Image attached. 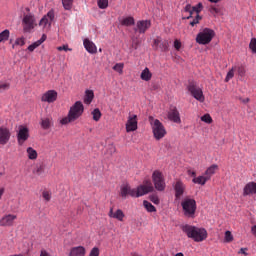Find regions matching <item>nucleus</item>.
Here are the masks:
<instances>
[{"label":"nucleus","instance_id":"1","mask_svg":"<svg viewBox=\"0 0 256 256\" xmlns=\"http://www.w3.org/2000/svg\"><path fill=\"white\" fill-rule=\"evenodd\" d=\"M153 191H155V187H153L151 180H144L143 184L139 185L137 188H131L129 184H123L120 187V195L123 199H125L127 195L136 198L143 197V195L153 193Z\"/></svg>","mask_w":256,"mask_h":256},{"label":"nucleus","instance_id":"2","mask_svg":"<svg viewBox=\"0 0 256 256\" xmlns=\"http://www.w3.org/2000/svg\"><path fill=\"white\" fill-rule=\"evenodd\" d=\"M183 233L187 235L189 239H193L196 243H201L207 239V230L205 228H197L186 224L181 227Z\"/></svg>","mask_w":256,"mask_h":256},{"label":"nucleus","instance_id":"3","mask_svg":"<svg viewBox=\"0 0 256 256\" xmlns=\"http://www.w3.org/2000/svg\"><path fill=\"white\" fill-rule=\"evenodd\" d=\"M185 13H188L189 15L184 17L183 19H193V21L190 22L191 27H195L197 25L202 17L199 15L200 11H203V3H198L196 6H191V4H187L184 8Z\"/></svg>","mask_w":256,"mask_h":256},{"label":"nucleus","instance_id":"4","mask_svg":"<svg viewBox=\"0 0 256 256\" xmlns=\"http://www.w3.org/2000/svg\"><path fill=\"white\" fill-rule=\"evenodd\" d=\"M149 122L152 127L154 139H156V141H160V139H163V137L167 135V130H165V126H163V123H161L159 119H155L153 116H150Z\"/></svg>","mask_w":256,"mask_h":256},{"label":"nucleus","instance_id":"5","mask_svg":"<svg viewBox=\"0 0 256 256\" xmlns=\"http://www.w3.org/2000/svg\"><path fill=\"white\" fill-rule=\"evenodd\" d=\"M152 182L156 191H165L167 184L165 183V176L160 170H154L152 173Z\"/></svg>","mask_w":256,"mask_h":256},{"label":"nucleus","instance_id":"6","mask_svg":"<svg viewBox=\"0 0 256 256\" xmlns=\"http://www.w3.org/2000/svg\"><path fill=\"white\" fill-rule=\"evenodd\" d=\"M213 37H215V31L205 28L202 32L198 33L196 43H199V45H209V42L213 41Z\"/></svg>","mask_w":256,"mask_h":256},{"label":"nucleus","instance_id":"7","mask_svg":"<svg viewBox=\"0 0 256 256\" xmlns=\"http://www.w3.org/2000/svg\"><path fill=\"white\" fill-rule=\"evenodd\" d=\"M184 214L187 217H193L195 211H197V202L195 199L186 198L181 203Z\"/></svg>","mask_w":256,"mask_h":256},{"label":"nucleus","instance_id":"8","mask_svg":"<svg viewBox=\"0 0 256 256\" xmlns=\"http://www.w3.org/2000/svg\"><path fill=\"white\" fill-rule=\"evenodd\" d=\"M189 93H191L192 97L196 99V101H200V103H203L205 101V96L203 95V90L195 84V82H190L187 87Z\"/></svg>","mask_w":256,"mask_h":256},{"label":"nucleus","instance_id":"9","mask_svg":"<svg viewBox=\"0 0 256 256\" xmlns=\"http://www.w3.org/2000/svg\"><path fill=\"white\" fill-rule=\"evenodd\" d=\"M23 31L25 33H30L32 29L37 27V23L35 22V16L32 14H26L22 20Z\"/></svg>","mask_w":256,"mask_h":256},{"label":"nucleus","instance_id":"10","mask_svg":"<svg viewBox=\"0 0 256 256\" xmlns=\"http://www.w3.org/2000/svg\"><path fill=\"white\" fill-rule=\"evenodd\" d=\"M85 111V106H83V102L76 101L74 105L70 108L69 114L72 117L74 121H77L81 115H83V112Z\"/></svg>","mask_w":256,"mask_h":256},{"label":"nucleus","instance_id":"11","mask_svg":"<svg viewBox=\"0 0 256 256\" xmlns=\"http://www.w3.org/2000/svg\"><path fill=\"white\" fill-rule=\"evenodd\" d=\"M17 221V215L5 214L0 218V227H13Z\"/></svg>","mask_w":256,"mask_h":256},{"label":"nucleus","instance_id":"12","mask_svg":"<svg viewBox=\"0 0 256 256\" xmlns=\"http://www.w3.org/2000/svg\"><path fill=\"white\" fill-rule=\"evenodd\" d=\"M29 139V128L27 126H19V130L17 133V140H18V145H23L25 141Z\"/></svg>","mask_w":256,"mask_h":256},{"label":"nucleus","instance_id":"13","mask_svg":"<svg viewBox=\"0 0 256 256\" xmlns=\"http://www.w3.org/2000/svg\"><path fill=\"white\" fill-rule=\"evenodd\" d=\"M57 96H58L57 91L48 90L42 95L41 101L43 103H55V101H57Z\"/></svg>","mask_w":256,"mask_h":256},{"label":"nucleus","instance_id":"14","mask_svg":"<svg viewBox=\"0 0 256 256\" xmlns=\"http://www.w3.org/2000/svg\"><path fill=\"white\" fill-rule=\"evenodd\" d=\"M137 124H138L137 115H130L126 122V132L131 133L133 131H137V128H138Z\"/></svg>","mask_w":256,"mask_h":256},{"label":"nucleus","instance_id":"15","mask_svg":"<svg viewBox=\"0 0 256 256\" xmlns=\"http://www.w3.org/2000/svg\"><path fill=\"white\" fill-rule=\"evenodd\" d=\"M151 27V21L149 20H140L136 24V28H134V31L140 34L146 33L147 29Z\"/></svg>","mask_w":256,"mask_h":256},{"label":"nucleus","instance_id":"16","mask_svg":"<svg viewBox=\"0 0 256 256\" xmlns=\"http://www.w3.org/2000/svg\"><path fill=\"white\" fill-rule=\"evenodd\" d=\"M11 139V131L9 128L0 127V145H7Z\"/></svg>","mask_w":256,"mask_h":256},{"label":"nucleus","instance_id":"17","mask_svg":"<svg viewBox=\"0 0 256 256\" xmlns=\"http://www.w3.org/2000/svg\"><path fill=\"white\" fill-rule=\"evenodd\" d=\"M154 49H161L162 51L169 50V41L161 39V37H157L154 39L153 44Z\"/></svg>","mask_w":256,"mask_h":256},{"label":"nucleus","instance_id":"18","mask_svg":"<svg viewBox=\"0 0 256 256\" xmlns=\"http://www.w3.org/2000/svg\"><path fill=\"white\" fill-rule=\"evenodd\" d=\"M168 119L169 121H173V123H181V114H179L177 107L170 108L168 111Z\"/></svg>","mask_w":256,"mask_h":256},{"label":"nucleus","instance_id":"19","mask_svg":"<svg viewBox=\"0 0 256 256\" xmlns=\"http://www.w3.org/2000/svg\"><path fill=\"white\" fill-rule=\"evenodd\" d=\"M249 195H256L255 182H248L243 188V197H247Z\"/></svg>","mask_w":256,"mask_h":256},{"label":"nucleus","instance_id":"20","mask_svg":"<svg viewBox=\"0 0 256 256\" xmlns=\"http://www.w3.org/2000/svg\"><path fill=\"white\" fill-rule=\"evenodd\" d=\"M55 19V13L53 11H49L47 15H45L39 22L40 27H47V25H51V22Z\"/></svg>","mask_w":256,"mask_h":256},{"label":"nucleus","instance_id":"21","mask_svg":"<svg viewBox=\"0 0 256 256\" xmlns=\"http://www.w3.org/2000/svg\"><path fill=\"white\" fill-rule=\"evenodd\" d=\"M83 45L86 51L88 53H91V55H95V53H97V46L95 45V43H93V41L86 38L83 41Z\"/></svg>","mask_w":256,"mask_h":256},{"label":"nucleus","instance_id":"22","mask_svg":"<svg viewBox=\"0 0 256 256\" xmlns=\"http://www.w3.org/2000/svg\"><path fill=\"white\" fill-rule=\"evenodd\" d=\"M108 216L112 219H117L118 221H123V219H125V213H123V210L121 209H118L114 212L113 208H110Z\"/></svg>","mask_w":256,"mask_h":256},{"label":"nucleus","instance_id":"23","mask_svg":"<svg viewBox=\"0 0 256 256\" xmlns=\"http://www.w3.org/2000/svg\"><path fill=\"white\" fill-rule=\"evenodd\" d=\"M174 190L176 199H179V197L183 196V193H185V184L181 181H177Z\"/></svg>","mask_w":256,"mask_h":256},{"label":"nucleus","instance_id":"24","mask_svg":"<svg viewBox=\"0 0 256 256\" xmlns=\"http://www.w3.org/2000/svg\"><path fill=\"white\" fill-rule=\"evenodd\" d=\"M40 125L45 131H47V129H51V127H53V118H42L40 121Z\"/></svg>","mask_w":256,"mask_h":256},{"label":"nucleus","instance_id":"25","mask_svg":"<svg viewBox=\"0 0 256 256\" xmlns=\"http://www.w3.org/2000/svg\"><path fill=\"white\" fill-rule=\"evenodd\" d=\"M69 256H85V247L78 246L70 250Z\"/></svg>","mask_w":256,"mask_h":256},{"label":"nucleus","instance_id":"26","mask_svg":"<svg viewBox=\"0 0 256 256\" xmlns=\"http://www.w3.org/2000/svg\"><path fill=\"white\" fill-rule=\"evenodd\" d=\"M219 170V166L217 164L211 165L207 170L205 171V176L208 178V181L217 173Z\"/></svg>","mask_w":256,"mask_h":256},{"label":"nucleus","instance_id":"27","mask_svg":"<svg viewBox=\"0 0 256 256\" xmlns=\"http://www.w3.org/2000/svg\"><path fill=\"white\" fill-rule=\"evenodd\" d=\"M120 24L123 27H131V26L135 25V18H133V16L125 17L122 20H120Z\"/></svg>","mask_w":256,"mask_h":256},{"label":"nucleus","instance_id":"28","mask_svg":"<svg viewBox=\"0 0 256 256\" xmlns=\"http://www.w3.org/2000/svg\"><path fill=\"white\" fill-rule=\"evenodd\" d=\"M33 175H36L37 177H41L45 173V165L43 164H37L33 170H32Z\"/></svg>","mask_w":256,"mask_h":256},{"label":"nucleus","instance_id":"29","mask_svg":"<svg viewBox=\"0 0 256 256\" xmlns=\"http://www.w3.org/2000/svg\"><path fill=\"white\" fill-rule=\"evenodd\" d=\"M94 97H95V94L93 93L92 90H86L85 96H84V103L86 105H91Z\"/></svg>","mask_w":256,"mask_h":256},{"label":"nucleus","instance_id":"30","mask_svg":"<svg viewBox=\"0 0 256 256\" xmlns=\"http://www.w3.org/2000/svg\"><path fill=\"white\" fill-rule=\"evenodd\" d=\"M151 77H153V74L151 73V71L149 70V68H145L140 75V79H142V81H151Z\"/></svg>","mask_w":256,"mask_h":256},{"label":"nucleus","instance_id":"31","mask_svg":"<svg viewBox=\"0 0 256 256\" xmlns=\"http://www.w3.org/2000/svg\"><path fill=\"white\" fill-rule=\"evenodd\" d=\"M28 159H30L31 161H35V159H37L38 155L37 154V150L33 149V147H28L26 150Z\"/></svg>","mask_w":256,"mask_h":256},{"label":"nucleus","instance_id":"32","mask_svg":"<svg viewBox=\"0 0 256 256\" xmlns=\"http://www.w3.org/2000/svg\"><path fill=\"white\" fill-rule=\"evenodd\" d=\"M192 181L196 185H205V183L209 181V178L206 176H198V177H194Z\"/></svg>","mask_w":256,"mask_h":256},{"label":"nucleus","instance_id":"33","mask_svg":"<svg viewBox=\"0 0 256 256\" xmlns=\"http://www.w3.org/2000/svg\"><path fill=\"white\" fill-rule=\"evenodd\" d=\"M143 205H144L146 211H148V213H156L157 212V208H155V206H153V204H151V202L144 200Z\"/></svg>","mask_w":256,"mask_h":256},{"label":"nucleus","instance_id":"34","mask_svg":"<svg viewBox=\"0 0 256 256\" xmlns=\"http://www.w3.org/2000/svg\"><path fill=\"white\" fill-rule=\"evenodd\" d=\"M11 35V32L9 29H5L0 33V43H5V41H9V37Z\"/></svg>","mask_w":256,"mask_h":256},{"label":"nucleus","instance_id":"35","mask_svg":"<svg viewBox=\"0 0 256 256\" xmlns=\"http://www.w3.org/2000/svg\"><path fill=\"white\" fill-rule=\"evenodd\" d=\"M209 12L214 17H217V15H221V8L218 5H211L209 8Z\"/></svg>","mask_w":256,"mask_h":256},{"label":"nucleus","instance_id":"36","mask_svg":"<svg viewBox=\"0 0 256 256\" xmlns=\"http://www.w3.org/2000/svg\"><path fill=\"white\" fill-rule=\"evenodd\" d=\"M25 45V37H19L15 40V42L12 44V49H15V47H23Z\"/></svg>","mask_w":256,"mask_h":256},{"label":"nucleus","instance_id":"37","mask_svg":"<svg viewBox=\"0 0 256 256\" xmlns=\"http://www.w3.org/2000/svg\"><path fill=\"white\" fill-rule=\"evenodd\" d=\"M62 5L65 11H71L73 8V0H62Z\"/></svg>","mask_w":256,"mask_h":256},{"label":"nucleus","instance_id":"38","mask_svg":"<svg viewBox=\"0 0 256 256\" xmlns=\"http://www.w3.org/2000/svg\"><path fill=\"white\" fill-rule=\"evenodd\" d=\"M91 115L93 117V121H99L102 115L101 110H99V108H96L92 111Z\"/></svg>","mask_w":256,"mask_h":256},{"label":"nucleus","instance_id":"39","mask_svg":"<svg viewBox=\"0 0 256 256\" xmlns=\"http://www.w3.org/2000/svg\"><path fill=\"white\" fill-rule=\"evenodd\" d=\"M73 121H75V120L73 119L71 114H69V112H68L67 117L62 118L60 120V123H61V125H67L68 123H73Z\"/></svg>","mask_w":256,"mask_h":256},{"label":"nucleus","instance_id":"40","mask_svg":"<svg viewBox=\"0 0 256 256\" xmlns=\"http://www.w3.org/2000/svg\"><path fill=\"white\" fill-rule=\"evenodd\" d=\"M99 9H107L109 7V0H97Z\"/></svg>","mask_w":256,"mask_h":256},{"label":"nucleus","instance_id":"41","mask_svg":"<svg viewBox=\"0 0 256 256\" xmlns=\"http://www.w3.org/2000/svg\"><path fill=\"white\" fill-rule=\"evenodd\" d=\"M123 67H125V65L123 63H117L113 66V70L116 71L117 73L123 74Z\"/></svg>","mask_w":256,"mask_h":256},{"label":"nucleus","instance_id":"42","mask_svg":"<svg viewBox=\"0 0 256 256\" xmlns=\"http://www.w3.org/2000/svg\"><path fill=\"white\" fill-rule=\"evenodd\" d=\"M224 241L225 243H231V241H233V234L231 231L228 230L225 232Z\"/></svg>","mask_w":256,"mask_h":256},{"label":"nucleus","instance_id":"43","mask_svg":"<svg viewBox=\"0 0 256 256\" xmlns=\"http://www.w3.org/2000/svg\"><path fill=\"white\" fill-rule=\"evenodd\" d=\"M201 121H203L204 123H208V125H210V123H213V118H211L210 114H205L201 117Z\"/></svg>","mask_w":256,"mask_h":256},{"label":"nucleus","instance_id":"44","mask_svg":"<svg viewBox=\"0 0 256 256\" xmlns=\"http://www.w3.org/2000/svg\"><path fill=\"white\" fill-rule=\"evenodd\" d=\"M249 49H251L252 53L256 54V38L251 39Z\"/></svg>","mask_w":256,"mask_h":256},{"label":"nucleus","instance_id":"45","mask_svg":"<svg viewBox=\"0 0 256 256\" xmlns=\"http://www.w3.org/2000/svg\"><path fill=\"white\" fill-rule=\"evenodd\" d=\"M232 77H235V71L233 70V68L227 73L225 82L229 83V81H231Z\"/></svg>","mask_w":256,"mask_h":256},{"label":"nucleus","instance_id":"46","mask_svg":"<svg viewBox=\"0 0 256 256\" xmlns=\"http://www.w3.org/2000/svg\"><path fill=\"white\" fill-rule=\"evenodd\" d=\"M11 87L8 82H0V91H7Z\"/></svg>","mask_w":256,"mask_h":256},{"label":"nucleus","instance_id":"47","mask_svg":"<svg viewBox=\"0 0 256 256\" xmlns=\"http://www.w3.org/2000/svg\"><path fill=\"white\" fill-rule=\"evenodd\" d=\"M150 201H152V203H154V205H159L160 200H159V196L153 194L150 196Z\"/></svg>","mask_w":256,"mask_h":256},{"label":"nucleus","instance_id":"48","mask_svg":"<svg viewBox=\"0 0 256 256\" xmlns=\"http://www.w3.org/2000/svg\"><path fill=\"white\" fill-rule=\"evenodd\" d=\"M43 199H45V201H51V193L49 191H44L42 193Z\"/></svg>","mask_w":256,"mask_h":256},{"label":"nucleus","instance_id":"49","mask_svg":"<svg viewBox=\"0 0 256 256\" xmlns=\"http://www.w3.org/2000/svg\"><path fill=\"white\" fill-rule=\"evenodd\" d=\"M40 45L37 42H34L33 44H31L30 46H28V51L33 52L35 51V49H37V47H39Z\"/></svg>","mask_w":256,"mask_h":256},{"label":"nucleus","instance_id":"50","mask_svg":"<svg viewBox=\"0 0 256 256\" xmlns=\"http://www.w3.org/2000/svg\"><path fill=\"white\" fill-rule=\"evenodd\" d=\"M89 256H99V248L94 247L91 251Z\"/></svg>","mask_w":256,"mask_h":256},{"label":"nucleus","instance_id":"51","mask_svg":"<svg viewBox=\"0 0 256 256\" xmlns=\"http://www.w3.org/2000/svg\"><path fill=\"white\" fill-rule=\"evenodd\" d=\"M45 41H47V35L43 34L42 37L38 41H36V43L41 45L45 43Z\"/></svg>","mask_w":256,"mask_h":256},{"label":"nucleus","instance_id":"52","mask_svg":"<svg viewBox=\"0 0 256 256\" xmlns=\"http://www.w3.org/2000/svg\"><path fill=\"white\" fill-rule=\"evenodd\" d=\"M58 51H72L71 48H69L68 45H63L57 48Z\"/></svg>","mask_w":256,"mask_h":256},{"label":"nucleus","instance_id":"53","mask_svg":"<svg viewBox=\"0 0 256 256\" xmlns=\"http://www.w3.org/2000/svg\"><path fill=\"white\" fill-rule=\"evenodd\" d=\"M238 75H240V77L245 76V67L243 66L238 67Z\"/></svg>","mask_w":256,"mask_h":256},{"label":"nucleus","instance_id":"54","mask_svg":"<svg viewBox=\"0 0 256 256\" xmlns=\"http://www.w3.org/2000/svg\"><path fill=\"white\" fill-rule=\"evenodd\" d=\"M174 48L176 49V51H179V49H181V41L175 40L174 41Z\"/></svg>","mask_w":256,"mask_h":256},{"label":"nucleus","instance_id":"55","mask_svg":"<svg viewBox=\"0 0 256 256\" xmlns=\"http://www.w3.org/2000/svg\"><path fill=\"white\" fill-rule=\"evenodd\" d=\"M187 175H189L190 177H196L197 176V172H195L194 170L188 169L187 170Z\"/></svg>","mask_w":256,"mask_h":256},{"label":"nucleus","instance_id":"56","mask_svg":"<svg viewBox=\"0 0 256 256\" xmlns=\"http://www.w3.org/2000/svg\"><path fill=\"white\" fill-rule=\"evenodd\" d=\"M3 195H5V188L4 187L0 188V201L3 197Z\"/></svg>","mask_w":256,"mask_h":256},{"label":"nucleus","instance_id":"57","mask_svg":"<svg viewBox=\"0 0 256 256\" xmlns=\"http://www.w3.org/2000/svg\"><path fill=\"white\" fill-rule=\"evenodd\" d=\"M251 233L256 237V225L252 226Z\"/></svg>","mask_w":256,"mask_h":256},{"label":"nucleus","instance_id":"58","mask_svg":"<svg viewBox=\"0 0 256 256\" xmlns=\"http://www.w3.org/2000/svg\"><path fill=\"white\" fill-rule=\"evenodd\" d=\"M247 248H241L239 253H241L242 255H247Z\"/></svg>","mask_w":256,"mask_h":256},{"label":"nucleus","instance_id":"59","mask_svg":"<svg viewBox=\"0 0 256 256\" xmlns=\"http://www.w3.org/2000/svg\"><path fill=\"white\" fill-rule=\"evenodd\" d=\"M208 1H210V3H219V1L221 0H208Z\"/></svg>","mask_w":256,"mask_h":256},{"label":"nucleus","instance_id":"60","mask_svg":"<svg viewBox=\"0 0 256 256\" xmlns=\"http://www.w3.org/2000/svg\"><path fill=\"white\" fill-rule=\"evenodd\" d=\"M175 256H185V255H183V253L179 252Z\"/></svg>","mask_w":256,"mask_h":256},{"label":"nucleus","instance_id":"61","mask_svg":"<svg viewBox=\"0 0 256 256\" xmlns=\"http://www.w3.org/2000/svg\"><path fill=\"white\" fill-rule=\"evenodd\" d=\"M10 43H13V40H10Z\"/></svg>","mask_w":256,"mask_h":256},{"label":"nucleus","instance_id":"62","mask_svg":"<svg viewBox=\"0 0 256 256\" xmlns=\"http://www.w3.org/2000/svg\"><path fill=\"white\" fill-rule=\"evenodd\" d=\"M135 49H137V46H135Z\"/></svg>","mask_w":256,"mask_h":256}]
</instances>
